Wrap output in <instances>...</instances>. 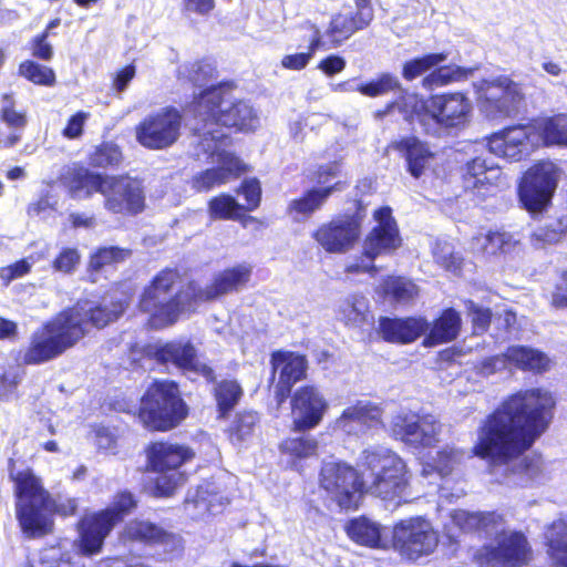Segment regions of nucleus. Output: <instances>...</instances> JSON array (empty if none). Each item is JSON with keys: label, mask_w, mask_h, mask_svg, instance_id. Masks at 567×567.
<instances>
[{"label": "nucleus", "mask_w": 567, "mask_h": 567, "mask_svg": "<svg viewBox=\"0 0 567 567\" xmlns=\"http://www.w3.org/2000/svg\"><path fill=\"white\" fill-rule=\"evenodd\" d=\"M545 389L516 392L480 426L472 454L489 462L491 473L508 486H525L543 471L539 456L524 452L547 429L555 408Z\"/></svg>", "instance_id": "f257e3e1"}, {"label": "nucleus", "mask_w": 567, "mask_h": 567, "mask_svg": "<svg viewBox=\"0 0 567 567\" xmlns=\"http://www.w3.org/2000/svg\"><path fill=\"white\" fill-rule=\"evenodd\" d=\"M358 465L362 470V491L384 501L405 496L411 473L405 461L385 446L364 449Z\"/></svg>", "instance_id": "f03ea898"}, {"label": "nucleus", "mask_w": 567, "mask_h": 567, "mask_svg": "<svg viewBox=\"0 0 567 567\" xmlns=\"http://www.w3.org/2000/svg\"><path fill=\"white\" fill-rule=\"evenodd\" d=\"M193 113L196 121L193 127L195 134L198 127L207 125V130H221L227 135V128L252 131L259 123L252 106L245 101H228L223 86H212L202 92L193 103Z\"/></svg>", "instance_id": "7ed1b4c3"}, {"label": "nucleus", "mask_w": 567, "mask_h": 567, "mask_svg": "<svg viewBox=\"0 0 567 567\" xmlns=\"http://www.w3.org/2000/svg\"><path fill=\"white\" fill-rule=\"evenodd\" d=\"M194 156L197 159L209 161L215 167L196 174L192 179V186L197 192H208L212 188L226 184L237 178L245 165L239 158L226 151L227 135L221 130H207V125L197 128L193 142Z\"/></svg>", "instance_id": "20e7f679"}, {"label": "nucleus", "mask_w": 567, "mask_h": 567, "mask_svg": "<svg viewBox=\"0 0 567 567\" xmlns=\"http://www.w3.org/2000/svg\"><path fill=\"white\" fill-rule=\"evenodd\" d=\"M17 497L16 512L19 524L29 537L42 536L52 528V502L41 480L30 468L10 471Z\"/></svg>", "instance_id": "39448f33"}, {"label": "nucleus", "mask_w": 567, "mask_h": 567, "mask_svg": "<svg viewBox=\"0 0 567 567\" xmlns=\"http://www.w3.org/2000/svg\"><path fill=\"white\" fill-rule=\"evenodd\" d=\"M176 271L165 270L157 275L144 290L140 308L150 315V324L161 329L174 323L178 316L192 308L194 295L189 284L185 289L179 287Z\"/></svg>", "instance_id": "423d86ee"}, {"label": "nucleus", "mask_w": 567, "mask_h": 567, "mask_svg": "<svg viewBox=\"0 0 567 567\" xmlns=\"http://www.w3.org/2000/svg\"><path fill=\"white\" fill-rule=\"evenodd\" d=\"M76 315V311L60 312L42 328L34 331L28 348L23 351V363L41 364L48 362L82 339L83 322Z\"/></svg>", "instance_id": "0eeeda50"}, {"label": "nucleus", "mask_w": 567, "mask_h": 567, "mask_svg": "<svg viewBox=\"0 0 567 567\" xmlns=\"http://www.w3.org/2000/svg\"><path fill=\"white\" fill-rule=\"evenodd\" d=\"M186 415L187 408L173 381H155L142 400L140 419L151 430H171Z\"/></svg>", "instance_id": "6e6552de"}, {"label": "nucleus", "mask_w": 567, "mask_h": 567, "mask_svg": "<svg viewBox=\"0 0 567 567\" xmlns=\"http://www.w3.org/2000/svg\"><path fill=\"white\" fill-rule=\"evenodd\" d=\"M374 219L378 225L364 239L361 256L355 257L346 265V274H368L371 277H374L381 269L374 265L377 257L391 254L400 247L401 238L399 236L396 223L391 215V209L389 207H383L375 210Z\"/></svg>", "instance_id": "1a4fd4ad"}, {"label": "nucleus", "mask_w": 567, "mask_h": 567, "mask_svg": "<svg viewBox=\"0 0 567 567\" xmlns=\"http://www.w3.org/2000/svg\"><path fill=\"white\" fill-rule=\"evenodd\" d=\"M152 470L157 474L152 493L157 497H167L184 484L185 475L179 467L194 457L185 445L169 442L153 443L147 452Z\"/></svg>", "instance_id": "9d476101"}, {"label": "nucleus", "mask_w": 567, "mask_h": 567, "mask_svg": "<svg viewBox=\"0 0 567 567\" xmlns=\"http://www.w3.org/2000/svg\"><path fill=\"white\" fill-rule=\"evenodd\" d=\"M492 536L494 539L474 554L477 564L486 567H523L528 564L532 551L526 537L507 529L504 518L499 530L493 532Z\"/></svg>", "instance_id": "9b49d317"}, {"label": "nucleus", "mask_w": 567, "mask_h": 567, "mask_svg": "<svg viewBox=\"0 0 567 567\" xmlns=\"http://www.w3.org/2000/svg\"><path fill=\"white\" fill-rule=\"evenodd\" d=\"M472 110L471 100L463 93L433 95L429 100V113L423 115L422 127L429 135L441 136L445 130L465 126Z\"/></svg>", "instance_id": "f8f14e48"}, {"label": "nucleus", "mask_w": 567, "mask_h": 567, "mask_svg": "<svg viewBox=\"0 0 567 567\" xmlns=\"http://www.w3.org/2000/svg\"><path fill=\"white\" fill-rule=\"evenodd\" d=\"M182 114L174 107H164L145 116L135 127V138L145 148L165 150L181 136Z\"/></svg>", "instance_id": "ddd939ff"}, {"label": "nucleus", "mask_w": 567, "mask_h": 567, "mask_svg": "<svg viewBox=\"0 0 567 567\" xmlns=\"http://www.w3.org/2000/svg\"><path fill=\"white\" fill-rule=\"evenodd\" d=\"M560 169L549 161L533 165L519 184V198L530 212H540L550 202L560 178Z\"/></svg>", "instance_id": "4468645a"}, {"label": "nucleus", "mask_w": 567, "mask_h": 567, "mask_svg": "<svg viewBox=\"0 0 567 567\" xmlns=\"http://www.w3.org/2000/svg\"><path fill=\"white\" fill-rule=\"evenodd\" d=\"M320 486L344 509L357 507L362 493V478L357 470L340 462H327L320 472Z\"/></svg>", "instance_id": "2eb2a0df"}, {"label": "nucleus", "mask_w": 567, "mask_h": 567, "mask_svg": "<svg viewBox=\"0 0 567 567\" xmlns=\"http://www.w3.org/2000/svg\"><path fill=\"white\" fill-rule=\"evenodd\" d=\"M437 543V534L431 524L420 517L402 520L393 528V548L411 560L430 555Z\"/></svg>", "instance_id": "dca6fc26"}, {"label": "nucleus", "mask_w": 567, "mask_h": 567, "mask_svg": "<svg viewBox=\"0 0 567 567\" xmlns=\"http://www.w3.org/2000/svg\"><path fill=\"white\" fill-rule=\"evenodd\" d=\"M476 87L481 109L491 118L509 116L523 99L519 84L504 75L483 80Z\"/></svg>", "instance_id": "f3484780"}, {"label": "nucleus", "mask_w": 567, "mask_h": 567, "mask_svg": "<svg viewBox=\"0 0 567 567\" xmlns=\"http://www.w3.org/2000/svg\"><path fill=\"white\" fill-rule=\"evenodd\" d=\"M102 195L104 208L112 214L136 215L145 206L141 182L127 176H107Z\"/></svg>", "instance_id": "a211bd4d"}, {"label": "nucleus", "mask_w": 567, "mask_h": 567, "mask_svg": "<svg viewBox=\"0 0 567 567\" xmlns=\"http://www.w3.org/2000/svg\"><path fill=\"white\" fill-rule=\"evenodd\" d=\"M442 424L435 416H419L413 413H399L391 421L392 435L413 446H433L440 441Z\"/></svg>", "instance_id": "6ab92c4d"}, {"label": "nucleus", "mask_w": 567, "mask_h": 567, "mask_svg": "<svg viewBox=\"0 0 567 567\" xmlns=\"http://www.w3.org/2000/svg\"><path fill=\"white\" fill-rule=\"evenodd\" d=\"M154 359L163 364H173L188 374H198L207 381H214L212 368L199 362L195 347L187 340H174L163 344H156L151 350Z\"/></svg>", "instance_id": "aec40b11"}, {"label": "nucleus", "mask_w": 567, "mask_h": 567, "mask_svg": "<svg viewBox=\"0 0 567 567\" xmlns=\"http://www.w3.org/2000/svg\"><path fill=\"white\" fill-rule=\"evenodd\" d=\"M324 395L312 385L299 388L291 399L292 429L306 432L320 424L328 411Z\"/></svg>", "instance_id": "412c9836"}, {"label": "nucleus", "mask_w": 567, "mask_h": 567, "mask_svg": "<svg viewBox=\"0 0 567 567\" xmlns=\"http://www.w3.org/2000/svg\"><path fill=\"white\" fill-rule=\"evenodd\" d=\"M360 237V224L350 216L322 224L315 233V240L330 254H344Z\"/></svg>", "instance_id": "4be33fe9"}, {"label": "nucleus", "mask_w": 567, "mask_h": 567, "mask_svg": "<svg viewBox=\"0 0 567 567\" xmlns=\"http://www.w3.org/2000/svg\"><path fill=\"white\" fill-rule=\"evenodd\" d=\"M252 267L243 262L217 272L205 288L190 286L194 302L209 301L227 293L243 289L250 280Z\"/></svg>", "instance_id": "5701e85b"}, {"label": "nucleus", "mask_w": 567, "mask_h": 567, "mask_svg": "<svg viewBox=\"0 0 567 567\" xmlns=\"http://www.w3.org/2000/svg\"><path fill=\"white\" fill-rule=\"evenodd\" d=\"M107 515L100 511L81 518L78 524L79 537L74 542L79 554L93 556L101 553L105 538L115 526Z\"/></svg>", "instance_id": "b1692460"}, {"label": "nucleus", "mask_w": 567, "mask_h": 567, "mask_svg": "<svg viewBox=\"0 0 567 567\" xmlns=\"http://www.w3.org/2000/svg\"><path fill=\"white\" fill-rule=\"evenodd\" d=\"M533 135L532 124L508 127L489 137L488 148L499 157L519 161L528 154Z\"/></svg>", "instance_id": "393cba45"}, {"label": "nucleus", "mask_w": 567, "mask_h": 567, "mask_svg": "<svg viewBox=\"0 0 567 567\" xmlns=\"http://www.w3.org/2000/svg\"><path fill=\"white\" fill-rule=\"evenodd\" d=\"M383 411L369 400H358L343 410L334 426L348 434H358L382 424Z\"/></svg>", "instance_id": "a878e982"}, {"label": "nucleus", "mask_w": 567, "mask_h": 567, "mask_svg": "<svg viewBox=\"0 0 567 567\" xmlns=\"http://www.w3.org/2000/svg\"><path fill=\"white\" fill-rule=\"evenodd\" d=\"M357 12H340L333 16L327 34L331 38V47L340 45L355 31L370 24L373 19V10L370 0H355Z\"/></svg>", "instance_id": "bb28decb"}, {"label": "nucleus", "mask_w": 567, "mask_h": 567, "mask_svg": "<svg viewBox=\"0 0 567 567\" xmlns=\"http://www.w3.org/2000/svg\"><path fill=\"white\" fill-rule=\"evenodd\" d=\"M124 542H140L150 545H162L165 550L174 551L181 548L177 535L164 530L161 526L147 519H132L122 532Z\"/></svg>", "instance_id": "cd10ccee"}, {"label": "nucleus", "mask_w": 567, "mask_h": 567, "mask_svg": "<svg viewBox=\"0 0 567 567\" xmlns=\"http://www.w3.org/2000/svg\"><path fill=\"white\" fill-rule=\"evenodd\" d=\"M272 368L279 371L276 398L281 403L290 393L293 383L305 377L307 363L302 355L292 352H276L271 358Z\"/></svg>", "instance_id": "c85d7f7f"}, {"label": "nucleus", "mask_w": 567, "mask_h": 567, "mask_svg": "<svg viewBox=\"0 0 567 567\" xmlns=\"http://www.w3.org/2000/svg\"><path fill=\"white\" fill-rule=\"evenodd\" d=\"M430 324L423 318L390 319L381 318L379 331L389 342L409 343L429 330Z\"/></svg>", "instance_id": "c756f323"}, {"label": "nucleus", "mask_w": 567, "mask_h": 567, "mask_svg": "<svg viewBox=\"0 0 567 567\" xmlns=\"http://www.w3.org/2000/svg\"><path fill=\"white\" fill-rule=\"evenodd\" d=\"M78 312V318L83 322V337L89 331V327L103 328L107 323L117 319L124 311L123 302H113L111 306H96L93 301L82 300L74 307L64 310L63 312Z\"/></svg>", "instance_id": "7c9ffc66"}, {"label": "nucleus", "mask_w": 567, "mask_h": 567, "mask_svg": "<svg viewBox=\"0 0 567 567\" xmlns=\"http://www.w3.org/2000/svg\"><path fill=\"white\" fill-rule=\"evenodd\" d=\"M452 523L464 532H478L492 536L503 525V515L496 512H468L455 509L451 513Z\"/></svg>", "instance_id": "2f4dec72"}, {"label": "nucleus", "mask_w": 567, "mask_h": 567, "mask_svg": "<svg viewBox=\"0 0 567 567\" xmlns=\"http://www.w3.org/2000/svg\"><path fill=\"white\" fill-rule=\"evenodd\" d=\"M395 150L404 153L410 174L419 178L432 165L434 153L414 136L404 137L394 144Z\"/></svg>", "instance_id": "473e14b6"}, {"label": "nucleus", "mask_w": 567, "mask_h": 567, "mask_svg": "<svg viewBox=\"0 0 567 567\" xmlns=\"http://www.w3.org/2000/svg\"><path fill=\"white\" fill-rule=\"evenodd\" d=\"M107 176L90 172L86 168H74L66 178L70 195L74 199H85L93 193L103 194Z\"/></svg>", "instance_id": "72a5a7b5"}, {"label": "nucleus", "mask_w": 567, "mask_h": 567, "mask_svg": "<svg viewBox=\"0 0 567 567\" xmlns=\"http://www.w3.org/2000/svg\"><path fill=\"white\" fill-rule=\"evenodd\" d=\"M532 127L546 146L567 147V114L535 120Z\"/></svg>", "instance_id": "f704fd0d"}, {"label": "nucleus", "mask_w": 567, "mask_h": 567, "mask_svg": "<svg viewBox=\"0 0 567 567\" xmlns=\"http://www.w3.org/2000/svg\"><path fill=\"white\" fill-rule=\"evenodd\" d=\"M518 244L519 239L511 233L489 231L473 237L471 249L477 254L494 256L511 252Z\"/></svg>", "instance_id": "c9c22d12"}, {"label": "nucleus", "mask_w": 567, "mask_h": 567, "mask_svg": "<svg viewBox=\"0 0 567 567\" xmlns=\"http://www.w3.org/2000/svg\"><path fill=\"white\" fill-rule=\"evenodd\" d=\"M347 534L352 540L360 545L372 548L386 547V540L383 538V529L378 523L367 517H359L351 520L347 525Z\"/></svg>", "instance_id": "e433bc0d"}, {"label": "nucleus", "mask_w": 567, "mask_h": 567, "mask_svg": "<svg viewBox=\"0 0 567 567\" xmlns=\"http://www.w3.org/2000/svg\"><path fill=\"white\" fill-rule=\"evenodd\" d=\"M461 329L460 313L450 308L433 323L430 333L424 340L426 346H436L454 340Z\"/></svg>", "instance_id": "4c0bfd02"}, {"label": "nucleus", "mask_w": 567, "mask_h": 567, "mask_svg": "<svg viewBox=\"0 0 567 567\" xmlns=\"http://www.w3.org/2000/svg\"><path fill=\"white\" fill-rule=\"evenodd\" d=\"M468 456L470 454L462 449L450 445L444 446L437 452L436 457L431 463H426L423 466L422 475L429 477L433 473H437L439 476L446 477Z\"/></svg>", "instance_id": "58836bf2"}, {"label": "nucleus", "mask_w": 567, "mask_h": 567, "mask_svg": "<svg viewBox=\"0 0 567 567\" xmlns=\"http://www.w3.org/2000/svg\"><path fill=\"white\" fill-rule=\"evenodd\" d=\"M547 553L557 567H567V515L555 520L546 533Z\"/></svg>", "instance_id": "ea45409f"}, {"label": "nucleus", "mask_w": 567, "mask_h": 567, "mask_svg": "<svg viewBox=\"0 0 567 567\" xmlns=\"http://www.w3.org/2000/svg\"><path fill=\"white\" fill-rule=\"evenodd\" d=\"M339 313L348 326L362 328L373 322V316L369 311V301L362 295H352L342 300Z\"/></svg>", "instance_id": "a19ab883"}, {"label": "nucleus", "mask_w": 567, "mask_h": 567, "mask_svg": "<svg viewBox=\"0 0 567 567\" xmlns=\"http://www.w3.org/2000/svg\"><path fill=\"white\" fill-rule=\"evenodd\" d=\"M507 364L533 372H543L549 368L550 360L542 352L527 347H511L506 351Z\"/></svg>", "instance_id": "79ce46f5"}, {"label": "nucleus", "mask_w": 567, "mask_h": 567, "mask_svg": "<svg viewBox=\"0 0 567 567\" xmlns=\"http://www.w3.org/2000/svg\"><path fill=\"white\" fill-rule=\"evenodd\" d=\"M318 449L319 443L312 435L287 437L279 444L280 453L288 456L293 466L298 461L316 456Z\"/></svg>", "instance_id": "37998d69"}, {"label": "nucleus", "mask_w": 567, "mask_h": 567, "mask_svg": "<svg viewBox=\"0 0 567 567\" xmlns=\"http://www.w3.org/2000/svg\"><path fill=\"white\" fill-rule=\"evenodd\" d=\"M339 185L340 183H336L333 186L313 188L307 192L303 197L290 203V212L303 217H309L324 204L332 192L339 188Z\"/></svg>", "instance_id": "c03bdc74"}, {"label": "nucleus", "mask_w": 567, "mask_h": 567, "mask_svg": "<svg viewBox=\"0 0 567 567\" xmlns=\"http://www.w3.org/2000/svg\"><path fill=\"white\" fill-rule=\"evenodd\" d=\"M405 121L413 123L417 121L422 126L423 115L429 113V101H424L417 94L402 90L400 95L392 101Z\"/></svg>", "instance_id": "a18cd8bd"}, {"label": "nucleus", "mask_w": 567, "mask_h": 567, "mask_svg": "<svg viewBox=\"0 0 567 567\" xmlns=\"http://www.w3.org/2000/svg\"><path fill=\"white\" fill-rule=\"evenodd\" d=\"M475 69H465L457 65L441 66L422 80V86L426 90L444 86L453 82L466 80Z\"/></svg>", "instance_id": "49530a36"}, {"label": "nucleus", "mask_w": 567, "mask_h": 567, "mask_svg": "<svg viewBox=\"0 0 567 567\" xmlns=\"http://www.w3.org/2000/svg\"><path fill=\"white\" fill-rule=\"evenodd\" d=\"M381 289L385 296L399 303H408L419 295L416 285L403 277H388L383 280Z\"/></svg>", "instance_id": "de8ad7c7"}, {"label": "nucleus", "mask_w": 567, "mask_h": 567, "mask_svg": "<svg viewBox=\"0 0 567 567\" xmlns=\"http://www.w3.org/2000/svg\"><path fill=\"white\" fill-rule=\"evenodd\" d=\"M482 175H484L485 183L499 181L501 169L498 166L493 164L488 165L485 159L476 157L465 166V173L463 175L464 187H473L476 183H481L482 181L477 179V176Z\"/></svg>", "instance_id": "09e8293b"}, {"label": "nucleus", "mask_w": 567, "mask_h": 567, "mask_svg": "<svg viewBox=\"0 0 567 567\" xmlns=\"http://www.w3.org/2000/svg\"><path fill=\"white\" fill-rule=\"evenodd\" d=\"M395 90H401V83L396 76L390 73H383L377 79L361 83L355 89V91L369 97L382 96Z\"/></svg>", "instance_id": "8fccbe9b"}, {"label": "nucleus", "mask_w": 567, "mask_h": 567, "mask_svg": "<svg viewBox=\"0 0 567 567\" xmlns=\"http://www.w3.org/2000/svg\"><path fill=\"white\" fill-rule=\"evenodd\" d=\"M178 79L187 80L195 86L208 84L214 76V68L209 63L188 62L178 66Z\"/></svg>", "instance_id": "3c124183"}, {"label": "nucleus", "mask_w": 567, "mask_h": 567, "mask_svg": "<svg viewBox=\"0 0 567 567\" xmlns=\"http://www.w3.org/2000/svg\"><path fill=\"white\" fill-rule=\"evenodd\" d=\"M447 59L445 53H432L422 58L413 59L404 63L402 75L406 81L421 76L432 68L437 66Z\"/></svg>", "instance_id": "603ef678"}, {"label": "nucleus", "mask_w": 567, "mask_h": 567, "mask_svg": "<svg viewBox=\"0 0 567 567\" xmlns=\"http://www.w3.org/2000/svg\"><path fill=\"white\" fill-rule=\"evenodd\" d=\"M244 207L229 195H219L210 199L209 215L216 219H238Z\"/></svg>", "instance_id": "864d4df0"}, {"label": "nucleus", "mask_w": 567, "mask_h": 567, "mask_svg": "<svg viewBox=\"0 0 567 567\" xmlns=\"http://www.w3.org/2000/svg\"><path fill=\"white\" fill-rule=\"evenodd\" d=\"M19 74L37 85L52 86L55 83V73L51 68L30 60L19 65Z\"/></svg>", "instance_id": "5fc2aeb1"}, {"label": "nucleus", "mask_w": 567, "mask_h": 567, "mask_svg": "<svg viewBox=\"0 0 567 567\" xmlns=\"http://www.w3.org/2000/svg\"><path fill=\"white\" fill-rule=\"evenodd\" d=\"M258 416L254 412L240 413L236 416L229 427V435L233 442H244L254 432Z\"/></svg>", "instance_id": "6e6d98bb"}, {"label": "nucleus", "mask_w": 567, "mask_h": 567, "mask_svg": "<svg viewBox=\"0 0 567 567\" xmlns=\"http://www.w3.org/2000/svg\"><path fill=\"white\" fill-rule=\"evenodd\" d=\"M14 100L11 94H3L1 99L0 116L9 127L17 131H23L27 125L25 112L17 111Z\"/></svg>", "instance_id": "4d7b16f0"}, {"label": "nucleus", "mask_w": 567, "mask_h": 567, "mask_svg": "<svg viewBox=\"0 0 567 567\" xmlns=\"http://www.w3.org/2000/svg\"><path fill=\"white\" fill-rule=\"evenodd\" d=\"M435 261L446 270L457 272L461 269L462 258L454 252V248L446 241H436L433 248Z\"/></svg>", "instance_id": "13d9d810"}, {"label": "nucleus", "mask_w": 567, "mask_h": 567, "mask_svg": "<svg viewBox=\"0 0 567 567\" xmlns=\"http://www.w3.org/2000/svg\"><path fill=\"white\" fill-rule=\"evenodd\" d=\"M128 256V250L121 249L117 247H104L99 249L95 254L91 256L89 268L91 270L97 271L102 269L104 266L122 261Z\"/></svg>", "instance_id": "bf43d9fd"}, {"label": "nucleus", "mask_w": 567, "mask_h": 567, "mask_svg": "<svg viewBox=\"0 0 567 567\" xmlns=\"http://www.w3.org/2000/svg\"><path fill=\"white\" fill-rule=\"evenodd\" d=\"M243 394L240 385L236 381H223L216 389V400L223 412L235 406Z\"/></svg>", "instance_id": "052dcab7"}, {"label": "nucleus", "mask_w": 567, "mask_h": 567, "mask_svg": "<svg viewBox=\"0 0 567 567\" xmlns=\"http://www.w3.org/2000/svg\"><path fill=\"white\" fill-rule=\"evenodd\" d=\"M136 507V501L133 495L127 492L118 493L112 504L101 511L102 513H109V518H112L113 524L116 525L122 518L130 514Z\"/></svg>", "instance_id": "680f3d73"}, {"label": "nucleus", "mask_w": 567, "mask_h": 567, "mask_svg": "<svg viewBox=\"0 0 567 567\" xmlns=\"http://www.w3.org/2000/svg\"><path fill=\"white\" fill-rule=\"evenodd\" d=\"M565 234L561 221H556L550 226L539 227L532 235V243L536 248H542L547 244L558 243Z\"/></svg>", "instance_id": "e2e57ef3"}, {"label": "nucleus", "mask_w": 567, "mask_h": 567, "mask_svg": "<svg viewBox=\"0 0 567 567\" xmlns=\"http://www.w3.org/2000/svg\"><path fill=\"white\" fill-rule=\"evenodd\" d=\"M122 154L120 148L112 143L102 144L91 155V163L95 166L117 165L121 162Z\"/></svg>", "instance_id": "0e129e2a"}, {"label": "nucleus", "mask_w": 567, "mask_h": 567, "mask_svg": "<svg viewBox=\"0 0 567 567\" xmlns=\"http://www.w3.org/2000/svg\"><path fill=\"white\" fill-rule=\"evenodd\" d=\"M468 316L472 319L474 331L484 332L488 328L492 319L491 310L487 308L480 307L473 301L466 302Z\"/></svg>", "instance_id": "69168bd1"}, {"label": "nucleus", "mask_w": 567, "mask_h": 567, "mask_svg": "<svg viewBox=\"0 0 567 567\" xmlns=\"http://www.w3.org/2000/svg\"><path fill=\"white\" fill-rule=\"evenodd\" d=\"M32 262L28 259L19 260L12 265L0 268V279L4 286H8L11 281L19 279L30 272Z\"/></svg>", "instance_id": "338daca9"}, {"label": "nucleus", "mask_w": 567, "mask_h": 567, "mask_svg": "<svg viewBox=\"0 0 567 567\" xmlns=\"http://www.w3.org/2000/svg\"><path fill=\"white\" fill-rule=\"evenodd\" d=\"M42 567H73L71 555L61 553L59 549L51 548L45 550L41 557Z\"/></svg>", "instance_id": "774afa93"}]
</instances>
